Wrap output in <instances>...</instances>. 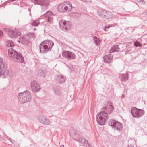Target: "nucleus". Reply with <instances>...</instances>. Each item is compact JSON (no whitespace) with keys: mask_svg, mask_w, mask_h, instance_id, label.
Listing matches in <instances>:
<instances>
[{"mask_svg":"<svg viewBox=\"0 0 147 147\" xmlns=\"http://www.w3.org/2000/svg\"><path fill=\"white\" fill-rule=\"evenodd\" d=\"M39 24V20H36L33 22L32 23V25L33 26L35 27L38 25Z\"/></svg>","mask_w":147,"mask_h":147,"instance_id":"obj_27","label":"nucleus"},{"mask_svg":"<svg viewBox=\"0 0 147 147\" xmlns=\"http://www.w3.org/2000/svg\"><path fill=\"white\" fill-rule=\"evenodd\" d=\"M128 74L127 73L125 74H121L120 75L119 77L121 79V81H125L128 79Z\"/></svg>","mask_w":147,"mask_h":147,"instance_id":"obj_22","label":"nucleus"},{"mask_svg":"<svg viewBox=\"0 0 147 147\" xmlns=\"http://www.w3.org/2000/svg\"><path fill=\"white\" fill-rule=\"evenodd\" d=\"M60 147H64V145H62Z\"/></svg>","mask_w":147,"mask_h":147,"instance_id":"obj_39","label":"nucleus"},{"mask_svg":"<svg viewBox=\"0 0 147 147\" xmlns=\"http://www.w3.org/2000/svg\"><path fill=\"white\" fill-rule=\"evenodd\" d=\"M65 80V78L63 76L58 75L55 76V81L57 83H62L64 82Z\"/></svg>","mask_w":147,"mask_h":147,"instance_id":"obj_16","label":"nucleus"},{"mask_svg":"<svg viewBox=\"0 0 147 147\" xmlns=\"http://www.w3.org/2000/svg\"><path fill=\"white\" fill-rule=\"evenodd\" d=\"M30 86L32 90L36 92L39 91L40 89L39 84L35 80L31 82Z\"/></svg>","mask_w":147,"mask_h":147,"instance_id":"obj_11","label":"nucleus"},{"mask_svg":"<svg viewBox=\"0 0 147 147\" xmlns=\"http://www.w3.org/2000/svg\"><path fill=\"white\" fill-rule=\"evenodd\" d=\"M37 120L40 123L44 125H49L50 124V121L48 119L43 116H38L37 117Z\"/></svg>","mask_w":147,"mask_h":147,"instance_id":"obj_12","label":"nucleus"},{"mask_svg":"<svg viewBox=\"0 0 147 147\" xmlns=\"http://www.w3.org/2000/svg\"><path fill=\"white\" fill-rule=\"evenodd\" d=\"M18 99L21 104L30 102L32 99L31 93L28 90L20 93L18 96Z\"/></svg>","mask_w":147,"mask_h":147,"instance_id":"obj_3","label":"nucleus"},{"mask_svg":"<svg viewBox=\"0 0 147 147\" xmlns=\"http://www.w3.org/2000/svg\"><path fill=\"white\" fill-rule=\"evenodd\" d=\"M21 41V42L23 44H27L29 43L30 40L28 37L26 35H25L22 37L20 39Z\"/></svg>","mask_w":147,"mask_h":147,"instance_id":"obj_20","label":"nucleus"},{"mask_svg":"<svg viewBox=\"0 0 147 147\" xmlns=\"http://www.w3.org/2000/svg\"><path fill=\"white\" fill-rule=\"evenodd\" d=\"M83 1H87L88 2H89L91 1V0H81Z\"/></svg>","mask_w":147,"mask_h":147,"instance_id":"obj_34","label":"nucleus"},{"mask_svg":"<svg viewBox=\"0 0 147 147\" xmlns=\"http://www.w3.org/2000/svg\"><path fill=\"white\" fill-rule=\"evenodd\" d=\"M113 109L114 107L112 103L110 101L108 102L103 109H102V111L99 113L96 116L97 123L101 125H104L108 119V114Z\"/></svg>","mask_w":147,"mask_h":147,"instance_id":"obj_1","label":"nucleus"},{"mask_svg":"<svg viewBox=\"0 0 147 147\" xmlns=\"http://www.w3.org/2000/svg\"><path fill=\"white\" fill-rule=\"evenodd\" d=\"M3 35V33L1 31H0V38Z\"/></svg>","mask_w":147,"mask_h":147,"instance_id":"obj_33","label":"nucleus"},{"mask_svg":"<svg viewBox=\"0 0 147 147\" xmlns=\"http://www.w3.org/2000/svg\"><path fill=\"white\" fill-rule=\"evenodd\" d=\"M50 13V12L49 11L45 13V16H48L47 17V21L49 23H51L52 22V18L51 17L48 16L49 14Z\"/></svg>","mask_w":147,"mask_h":147,"instance_id":"obj_26","label":"nucleus"},{"mask_svg":"<svg viewBox=\"0 0 147 147\" xmlns=\"http://www.w3.org/2000/svg\"><path fill=\"white\" fill-rule=\"evenodd\" d=\"M34 30H36V28H34Z\"/></svg>","mask_w":147,"mask_h":147,"instance_id":"obj_41","label":"nucleus"},{"mask_svg":"<svg viewBox=\"0 0 147 147\" xmlns=\"http://www.w3.org/2000/svg\"><path fill=\"white\" fill-rule=\"evenodd\" d=\"M5 45L7 47H13L14 46V44L13 42L10 40H6L5 41Z\"/></svg>","mask_w":147,"mask_h":147,"instance_id":"obj_21","label":"nucleus"},{"mask_svg":"<svg viewBox=\"0 0 147 147\" xmlns=\"http://www.w3.org/2000/svg\"><path fill=\"white\" fill-rule=\"evenodd\" d=\"M113 58V56L112 54L105 55L103 58L104 62L107 63H109L111 62Z\"/></svg>","mask_w":147,"mask_h":147,"instance_id":"obj_18","label":"nucleus"},{"mask_svg":"<svg viewBox=\"0 0 147 147\" xmlns=\"http://www.w3.org/2000/svg\"><path fill=\"white\" fill-rule=\"evenodd\" d=\"M125 97V95L124 94H123L121 96V98H124Z\"/></svg>","mask_w":147,"mask_h":147,"instance_id":"obj_35","label":"nucleus"},{"mask_svg":"<svg viewBox=\"0 0 147 147\" xmlns=\"http://www.w3.org/2000/svg\"><path fill=\"white\" fill-rule=\"evenodd\" d=\"M109 125L117 128L119 130H121L123 128L122 124L120 122L116 121L113 119H111L108 122Z\"/></svg>","mask_w":147,"mask_h":147,"instance_id":"obj_9","label":"nucleus"},{"mask_svg":"<svg viewBox=\"0 0 147 147\" xmlns=\"http://www.w3.org/2000/svg\"><path fill=\"white\" fill-rule=\"evenodd\" d=\"M80 134L79 131L76 130H74L73 131H71L70 132V134L71 137L76 141L80 137Z\"/></svg>","mask_w":147,"mask_h":147,"instance_id":"obj_15","label":"nucleus"},{"mask_svg":"<svg viewBox=\"0 0 147 147\" xmlns=\"http://www.w3.org/2000/svg\"><path fill=\"white\" fill-rule=\"evenodd\" d=\"M85 146H86V147H92L91 146L90 144L89 143H88V141L86 143Z\"/></svg>","mask_w":147,"mask_h":147,"instance_id":"obj_31","label":"nucleus"},{"mask_svg":"<svg viewBox=\"0 0 147 147\" xmlns=\"http://www.w3.org/2000/svg\"><path fill=\"white\" fill-rule=\"evenodd\" d=\"M131 112L134 117L137 118L140 117L144 114L143 110L138 109L135 107L131 109Z\"/></svg>","mask_w":147,"mask_h":147,"instance_id":"obj_6","label":"nucleus"},{"mask_svg":"<svg viewBox=\"0 0 147 147\" xmlns=\"http://www.w3.org/2000/svg\"><path fill=\"white\" fill-rule=\"evenodd\" d=\"M62 56L68 59L73 60L75 58L76 55L75 54L70 51H64L62 52Z\"/></svg>","mask_w":147,"mask_h":147,"instance_id":"obj_10","label":"nucleus"},{"mask_svg":"<svg viewBox=\"0 0 147 147\" xmlns=\"http://www.w3.org/2000/svg\"><path fill=\"white\" fill-rule=\"evenodd\" d=\"M0 77H2V78H3L4 77H4V76H3V75H1V74H0Z\"/></svg>","mask_w":147,"mask_h":147,"instance_id":"obj_37","label":"nucleus"},{"mask_svg":"<svg viewBox=\"0 0 147 147\" xmlns=\"http://www.w3.org/2000/svg\"><path fill=\"white\" fill-rule=\"evenodd\" d=\"M8 34L9 36L13 38L20 36L21 35V32L16 29L10 30L8 32Z\"/></svg>","mask_w":147,"mask_h":147,"instance_id":"obj_14","label":"nucleus"},{"mask_svg":"<svg viewBox=\"0 0 147 147\" xmlns=\"http://www.w3.org/2000/svg\"><path fill=\"white\" fill-rule=\"evenodd\" d=\"M54 45V43L51 40H47L43 41L39 45L40 52L46 53L51 51Z\"/></svg>","mask_w":147,"mask_h":147,"instance_id":"obj_2","label":"nucleus"},{"mask_svg":"<svg viewBox=\"0 0 147 147\" xmlns=\"http://www.w3.org/2000/svg\"><path fill=\"white\" fill-rule=\"evenodd\" d=\"M8 54L9 57L14 61L19 63L23 62L24 57L20 53L11 49H9L8 50Z\"/></svg>","mask_w":147,"mask_h":147,"instance_id":"obj_4","label":"nucleus"},{"mask_svg":"<svg viewBox=\"0 0 147 147\" xmlns=\"http://www.w3.org/2000/svg\"><path fill=\"white\" fill-rule=\"evenodd\" d=\"M128 147H134L133 145H128Z\"/></svg>","mask_w":147,"mask_h":147,"instance_id":"obj_36","label":"nucleus"},{"mask_svg":"<svg viewBox=\"0 0 147 147\" xmlns=\"http://www.w3.org/2000/svg\"><path fill=\"white\" fill-rule=\"evenodd\" d=\"M99 16L100 17L106 19H109L111 17V13L109 11H102Z\"/></svg>","mask_w":147,"mask_h":147,"instance_id":"obj_17","label":"nucleus"},{"mask_svg":"<svg viewBox=\"0 0 147 147\" xmlns=\"http://www.w3.org/2000/svg\"><path fill=\"white\" fill-rule=\"evenodd\" d=\"M55 94L58 96H60L61 94V92L60 90L57 87L53 89Z\"/></svg>","mask_w":147,"mask_h":147,"instance_id":"obj_24","label":"nucleus"},{"mask_svg":"<svg viewBox=\"0 0 147 147\" xmlns=\"http://www.w3.org/2000/svg\"><path fill=\"white\" fill-rule=\"evenodd\" d=\"M134 46L136 47H141L142 45H141L140 42H138V41L137 40L134 42Z\"/></svg>","mask_w":147,"mask_h":147,"instance_id":"obj_29","label":"nucleus"},{"mask_svg":"<svg viewBox=\"0 0 147 147\" xmlns=\"http://www.w3.org/2000/svg\"><path fill=\"white\" fill-rule=\"evenodd\" d=\"M28 37L29 39L33 38L34 36V34L33 33H29L26 35Z\"/></svg>","mask_w":147,"mask_h":147,"instance_id":"obj_28","label":"nucleus"},{"mask_svg":"<svg viewBox=\"0 0 147 147\" xmlns=\"http://www.w3.org/2000/svg\"><path fill=\"white\" fill-rule=\"evenodd\" d=\"M68 6L65 5L64 3H61L57 7L58 11L61 13H64L67 11H69L72 8V5H69Z\"/></svg>","mask_w":147,"mask_h":147,"instance_id":"obj_8","label":"nucleus"},{"mask_svg":"<svg viewBox=\"0 0 147 147\" xmlns=\"http://www.w3.org/2000/svg\"><path fill=\"white\" fill-rule=\"evenodd\" d=\"M93 40L95 44L97 46L99 45L100 41L97 37L95 36L93 37Z\"/></svg>","mask_w":147,"mask_h":147,"instance_id":"obj_25","label":"nucleus"},{"mask_svg":"<svg viewBox=\"0 0 147 147\" xmlns=\"http://www.w3.org/2000/svg\"><path fill=\"white\" fill-rule=\"evenodd\" d=\"M137 1L139 3H140L143 4H145V2L144 0H137Z\"/></svg>","mask_w":147,"mask_h":147,"instance_id":"obj_30","label":"nucleus"},{"mask_svg":"<svg viewBox=\"0 0 147 147\" xmlns=\"http://www.w3.org/2000/svg\"><path fill=\"white\" fill-rule=\"evenodd\" d=\"M110 27V26H106L105 28H104V29L105 31H107V30L106 29H108Z\"/></svg>","mask_w":147,"mask_h":147,"instance_id":"obj_32","label":"nucleus"},{"mask_svg":"<svg viewBox=\"0 0 147 147\" xmlns=\"http://www.w3.org/2000/svg\"><path fill=\"white\" fill-rule=\"evenodd\" d=\"M32 2L42 6H47L51 2V0H31Z\"/></svg>","mask_w":147,"mask_h":147,"instance_id":"obj_13","label":"nucleus"},{"mask_svg":"<svg viewBox=\"0 0 147 147\" xmlns=\"http://www.w3.org/2000/svg\"><path fill=\"white\" fill-rule=\"evenodd\" d=\"M8 69L5 67V63L3 59L0 57V74L5 77L8 75Z\"/></svg>","mask_w":147,"mask_h":147,"instance_id":"obj_7","label":"nucleus"},{"mask_svg":"<svg viewBox=\"0 0 147 147\" xmlns=\"http://www.w3.org/2000/svg\"><path fill=\"white\" fill-rule=\"evenodd\" d=\"M59 25L60 29L64 32L69 30L71 25L69 21H66L63 20L59 21Z\"/></svg>","mask_w":147,"mask_h":147,"instance_id":"obj_5","label":"nucleus"},{"mask_svg":"<svg viewBox=\"0 0 147 147\" xmlns=\"http://www.w3.org/2000/svg\"><path fill=\"white\" fill-rule=\"evenodd\" d=\"M118 46V45H117L113 47L110 50V52H118L119 50V48Z\"/></svg>","mask_w":147,"mask_h":147,"instance_id":"obj_23","label":"nucleus"},{"mask_svg":"<svg viewBox=\"0 0 147 147\" xmlns=\"http://www.w3.org/2000/svg\"><path fill=\"white\" fill-rule=\"evenodd\" d=\"M28 11H30H30H31V9L30 8H29L28 9Z\"/></svg>","mask_w":147,"mask_h":147,"instance_id":"obj_38","label":"nucleus"},{"mask_svg":"<svg viewBox=\"0 0 147 147\" xmlns=\"http://www.w3.org/2000/svg\"><path fill=\"white\" fill-rule=\"evenodd\" d=\"M42 75V74H40V75Z\"/></svg>","mask_w":147,"mask_h":147,"instance_id":"obj_42","label":"nucleus"},{"mask_svg":"<svg viewBox=\"0 0 147 147\" xmlns=\"http://www.w3.org/2000/svg\"><path fill=\"white\" fill-rule=\"evenodd\" d=\"M18 42H19V43H20V42H21V41H20V40H18Z\"/></svg>","mask_w":147,"mask_h":147,"instance_id":"obj_40","label":"nucleus"},{"mask_svg":"<svg viewBox=\"0 0 147 147\" xmlns=\"http://www.w3.org/2000/svg\"><path fill=\"white\" fill-rule=\"evenodd\" d=\"M76 141L78 142L81 145L84 146L85 145L86 143L88 141L84 138L80 136L77 139Z\"/></svg>","mask_w":147,"mask_h":147,"instance_id":"obj_19","label":"nucleus"}]
</instances>
